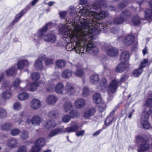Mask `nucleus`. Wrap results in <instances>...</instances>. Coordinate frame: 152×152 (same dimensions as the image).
Here are the masks:
<instances>
[{
    "instance_id": "obj_34",
    "label": "nucleus",
    "mask_w": 152,
    "mask_h": 152,
    "mask_svg": "<svg viewBox=\"0 0 152 152\" xmlns=\"http://www.w3.org/2000/svg\"><path fill=\"white\" fill-rule=\"evenodd\" d=\"M94 102L96 104L99 103L101 101V98L100 94L99 93L95 94L93 96Z\"/></svg>"
},
{
    "instance_id": "obj_5",
    "label": "nucleus",
    "mask_w": 152,
    "mask_h": 152,
    "mask_svg": "<svg viewBox=\"0 0 152 152\" xmlns=\"http://www.w3.org/2000/svg\"><path fill=\"white\" fill-rule=\"evenodd\" d=\"M128 78V75H124L122 76L120 80H118L116 79L113 80L107 87L108 96H110L111 94L115 92L118 87L122 83L125 82ZM112 98V97L110 96V97H109L108 98V100L110 101Z\"/></svg>"
},
{
    "instance_id": "obj_12",
    "label": "nucleus",
    "mask_w": 152,
    "mask_h": 152,
    "mask_svg": "<svg viewBox=\"0 0 152 152\" xmlns=\"http://www.w3.org/2000/svg\"><path fill=\"white\" fill-rule=\"evenodd\" d=\"M107 2L104 0H100L99 1L95 2L91 7L92 9H96L101 7H107Z\"/></svg>"
},
{
    "instance_id": "obj_64",
    "label": "nucleus",
    "mask_w": 152,
    "mask_h": 152,
    "mask_svg": "<svg viewBox=\"0 0 152 152\" xmlns=\"http://www.w3.org/2000/svg\"><path fill=\"white\" fill-rule=\"evenodd\" d=\"M102 131V130H99L97 131L96 132H95L93 134V136H97V135H99Z\"/></svg>"
},
{
    "instance_id": "obj_49",
    "label": "nucleus",
    "mask_w": 152,
    "mask_h": 152,
    "mask_svg": "<svg viewBox=\"0 0 152 152\" xmlns=\"http://www.w3.org/2000/svg\"><path fill=\"white\" fill-rule=\"evenodd\" d=\"M7 115V112L4 109L0 108V118H4Z\"/></svg>"
},
{
    "instance_id": "obj_52",
    "label": "nucleus",
    "mask_w": 152,
    "mask_h": 152,
    "mask_svg": "<svg viewBox=\"0 0 152 152\" xmlns=\"http://www.w3.org/2000/svg\"><path fill=\"white\" fill-rule=\"evenodd\" d=\"M20 132V131L18 129H15L11 131V134L12 136H15L18 134Z\"/></svg>"
},
{
    "instance_id": "obj_33",
    "label": "nucleus",
    "mask_w": 152,
    "mask_h": 152,
    "mask_svg": "<svg viewBox=\"0 0 152 152\" xmlns=\"http://www.w3.org/2000/svg\"><path fill=\"white\" fill-rule=\"evenodd\" d=\"M126 22L121 15L120 17L115 18L113 20V22L115 24L118 25L122 24L124 22Z\"/></svg>"
},
{
    "instance_id": "obj_1",
    "label": "nucleus",
    "mask_w": 152,
    "mask_h": 152,
    "mask_svg": "<svg viewBox=\"0 0 152 152\" xmlns=\"http://www.w3.org/2000/svg\"><path fill=\"white\" fill-rule=\"evenodd\" d=\"M82 22L80 24L76 25L75 29H63L62 32H60L64 35L63 39L64 42L67 43L66 49L69 51L74 50L77 54L87 52L97 54L99 52L98 49L91 40L93 36L99 33L102 25L97 23L93 27L86 28L83 24L84 22Z\"/></svg>"
},
{
    "instance_id": "obj_58",
    "label": "nucleus",
    "mask_w": 152,
    "mask_h": 152,
    "mask_svg": "<svg viewBox=\"0 0 152 152\" xmlns=\"http://www.w3.org/2000/svg\"><path fill=\"white\" fill-rule=\"evenodd\" d=\"M53 63V60L51 59H47L45 61V64L48 65L52 64Z\"/></svg>"
},
{
    "instance_id": "obj_56",
    "label": "nucleus",
    "mask_w": 152,
    "mask_h": 152,
    "mask_svg": "<svg viewBox=\"0 0 152 152\" xmlns=\"http://www.w3.org/2000/svg\"><path fill=\"white\" fill-rule=\"evenodd\" d=\"M20 136L23 139H27L28 137V133L27 131H24Z\"/></svg>"
},
{
    "instance_id": "obj_2",
    "label": "nucleus",
    "mask_w": 152,
    "mask_h": 152,
    "mask_svg": "<svg viewBox=\"0 0 152 152\" xmlns=\"http://www.w3.org/2000/svg\"><path fill=\"white\" fill-rule=\"evenodd\" d=\"M59 14L61 18L65 19L66 22V24H64L59 28L60 32H62L63 29H67L68 30L75 29L76 25L80 24L81 21L84 22L83 24L86 28L93 27L95 25H96L97 23H100V20L107 15V13L104 11H101L99 13L93 11L89 6H83L79 11L80 16L76 17V19H72V20L68 18L70 15L67 11L61 12Z\"/></svg>"
},
{
    "instance_id": "obj_53",
    "label": "nucleus",
    "mask_w": 152,
    "mask_h": 152,
    "mask_svg": "<svg viewBox=\"0 0 152 152\" xmlns=\"http://www.w3.org/2000/svg\"><path fill=\"white\" fill-rule=\"evenodd\" d=\"M74 74L77 76L81 77L83 75V72L81 70L78 69L74 72Z\"/></svg>"
},
{
    "instance_id": "obj_55",
    "label": "nucleus",
    "mask_w": 152,
    "mask_h": 152,
    "mask_svg": "<svg viewBox=\"0 0 152 152\" xmlns=\"http://www.w3.org/2000/svg\"><path fill=\"white\" fill-rule=\"evenodd\" d=\"M89 93V90L88 88L87 87H84L83 90V94L84 96L88 95Z\"/></svg>"
},
{
    "instance_id": "obj_20",
    "label": "nucleus",
    "mask_w": 152,
    "mask_h": 152,
    "mask_svg": "<svg viewBox=\"0 0 152 152\" xmlns=\"http://www.w3.org/2000/svg\"><path fill=\"white\" fill-rule=\"evenodd\" d=\"M106 53L110 57H115L118 54V52L116 48L112 47L108 49Z\"/></svg>"
},
{
    "instance_id": "obj_6",
    "label": "nucleus",
    "mask_w": 152,
    "mask_h": 152,
    "mask_svg": "<svg viewBox=\"0 0 152 152\" xmlns=\"http://www.w3.org/2000/svg\"><path fill=\"white\" fill-rule=\"evenodd\" d=\"M136 140L137 142H140L138 148V152H144L148 150L149 145L147 138L138 136L136 137Z\"/></svg>"
},
{
    "instance_id": "obj_32",
    "label": "nucleus",
    "mask_w": 152,
    "mask_h": 152,
    "mask_svg": "<svg viewBox=\"0 0 152 152\" xmlns=\"http://www.w3.org/2000/svg\"><path fill=\"white\" fill-rule=\"evenodd\" d=\"M72 72L70 70L66 69L62 72L61 76L64 78H67L70 77L72 75Z\"/></svg>"
},
{
    "instance_id": "obj_43",
    "label": "nucleus",
    "mask_w": 152,
    "mask_h": 152,
    "mask_svg": "<svg viewBox=\"0 0 152 152\" xmlns=\"http://www.w3.org/2000/svg\"><path fill=\"white\" fill-rule=\"evenodd\" d=\"M15 71V69L12 67L5 71V72L7 76H11L14 73Z\"/></svg>"
},
{
    "instance_id": "obj_21",
    "label": "nucleus",
    "mask_w": 152,
    "mask_h": 152,
    "mask_svg": "<svg viewBox=\"0 0 152 152\" xmlns=\"http://www.w3.org/2000/svg\"><path fill=\"white\" fill-rule=\"evenodd\" d=\"M145 106H146L147 107L145 110H144L143 113L145 112L150 113L151 112H152V99L149 98L147 99L145 102Z\"/></svg>"
},
{
    "instance_id": "obj_39",
    "label": "nucleus",
    "mask_w": 152,
    "mask_h": 152,
    "mask_svg": "<svg viewBox=\"0 0 152 152\" xmlns=\"http://www.w3.org/2000/svg\"><path fill=\"white\" fill-rule=\"evenodd\" d=\"M100 86L98 88L101 90L106 88L107 86V82L105 78H102L100 83Z\"/></svg>"
},
{
    "instance_id": "obj_63",
    "label": "nucleus",
    "mask_w": 152,
    "mask_h": 152,
    "mask_svg": "<svg viewBox=\"0 0 152 152\" xmlns=\"http://www.w3.org/2000/svg\"><path fill=\"white\" fill-rule=\"evenodd\" d=\"M108 10L110 11H115V7L113 6H110L108 7Z\"/></svg>"
},
{
    "instance_id": "obj_14",
    "label": "nucleus",
    "mask_w": 152,
    "mask_h": 152,
    "mask_svg": "<svg viewBox=\"0 0 152 152\" xmlns=\"http://www.w3.org/2000/svg\"><path fill=\"white\" fill-rule=\"evenodd\" d=\"M129 64L127 62L122 61L119 64L116 68V71L118 72H121L126 70L128 67Z\"/></svg>"
},
{
    "instance_id": "obj_35",
    "label": "nucleus",
    "mask_w": 152,
    "mask_h": 152,
    "mask_svg": "<svg viewBox=\"0 0 152 152\" xmlns=\"http://www.w3.org/2000/svg\"><path fill=\"white\" fill-rule=\"evenodd\" d=\"M29 96V94L23 92L20 93L18 96L19 99L20 100L23 101L27 99Z\"/></svg>"
},
{
    "instance_id": "obj_60",
    "label": "nucleus",
    "mask_w": 152,
    "mask_h": 152,
    "mask_svg": "<svg viewBox=\"0 0 152 152\" xmlns=\"http://www.w3.org/2000/svg\"><path fill=\"white\" fill-rule=\"evenodd\" d=\"M111 31L113 34H116L118 33V31L117 28H113L111 29Z\"/></svg>"
},
{
    "instance_id": "obj_11",
    "label": "nucleus",
    "mask_w": 152,
    "mask_h": 152,
    "mask_svg": "<svg viewBox=\"0 0 152 152\" xmlns=\"http://www.w3.org/2000/svg\"><path fill=\"white\" fill-rule=\"evenodd\" d=\"M64 89L66 93L69 95L73 94L75 91V90L74 85L68 82L66 83Z\"/></svg>"
},
{
    "instance_id": "obj_46",
    "label": "nucleus",
    "mask_w": 152,
    "mask_h": 152,
    "mask_svg": "<svg viewBox=\"0 0 152 152\" xmlns=\"http://www.w3.org/2000/svg\"><path fill=\"white\" fill-rule=\"evenodd\" d=\"M113 119V117L112 116L110 115L106 118L105 121V125L108 126L110 125V124L112 122Z\"/></svg>"
},
{
    "instance_id": "obj_37",
    "label": "nucleus",
    "mask_w": 152,
    "mask_h": 152,
    "mask_svg": "<svg viewBox=\"0 0 152 152\" xmlns=\"http://www.w3.org/2000/svg\"><path fill=\"white\" fill-rule=\"evenodd\" d=\"M65 64V62L63 60H58L56 61L55 63L56 66L59 68H61L64 67Z\"/></svg>"
},
{
    "instance_id": "obj_3",
    "label": "nucleus",
    "mask_w": 152,
    "mask_h": 152,
    "mask_svg": "<svg viewBox=\"0 0 152 152\" xmlns=\"http://www.w3.org/2000/svg\"><path fill=\"white\" fill-rule=\"evenodd\" d=\"M59 78L58 75H54L52 76L50 80H48V82L46 83H45V82L39 83L34 82L31 84L26 85V89H25L24 88H23L22 90L25 91L26 89H28L30 91H34L37 90V88L38 87H42V85H44L46 87L47 91L51 92L54 89V83L57 79H59Z\"/></svg>"
},
{
    "instance_id": "obj_16",
    "label": "nucleus",
    "mask_w": 152,
    "mask_h": 152,
    "mask_svg": "<svg viewBox=\"0 0 152 152\" xmlns=\"http://www.w3.org/2000/svg\"><path fill=\"white\" fill-rule=\"evenodd\" d=\"M95 112L94 108H91L86 110L83 113L84 118L86 119H90L91 117L93 116Z\"/></svg>"
},
{
    "instance_id": "obj_26",
    "label": "nucleus",
    "mask_w": 152,
    "mask_h": 152,
    "mask_svg": "<svg viewBox=\"0 0 152 152\" xmlns=\"http://www.w3.org/2000/svg\"><path fill=\"white\" fill-rule=\"evenodd\" d=\"M75 106L77 108H80L84 107L85 104V101L84 99H77L75 103Z\"/></svg>"
},
{
    "instance_id": "obj_48",
    "label": "nucleus",
    "mask_w": 152,
    "mask_h": 152,
    "mask_svg": "<svg viewBox=\"0 0 152 152\" xmlns=\"http://www.w3.org/2000/svg\"><path fill=\"white\" fill-rule=\"evenodd\" d=\"M71 116L73 118L77 117L80 115L78 111L76 110H72L69 113Z\"/></svg>"
},
{
    "instance_id": "obj_25",
    "label": "nucleus",
    "mask_w": 152,
    "mask_h": 152,
    "mask_svg": "<svg viewBox=\"0 0 152 152\" xmlns=\"http://www.w3.org/2000/svg\"><path fill=\"white\" fill-rule=\"evenodd\" d=\"M46 143V140L45 138L41 137L38 139L35 142L34 144L42 148L44 146Z\"/></svg>"
},
{
    "instance_id": "obj_29",
    "label": "nucleus",
    "mask_w": 152,
    "mask_h": 152,
    "mask_svg": "<svg viewBox=\"0 0 152 152\" xmlns=\"http://www.w3.org/2000/svg\"><path fill=\"white\" fill-rule=\"evenodd\" d=\"M73 107L71 103L70 102H66L64 105V108L65 112L66 113L70 112Z\"/></svg>"
},
{
    "instance_id": "obj_44",
    "label": "nucleus",
    "mask_w": 152,
    "mask_h": 152,
    "mask_svg": "<svg viewBox=\"0 0 152 152\" xmlns=\"http://www.w3.org/2000/svg\"><path fill=\"white\" fill-rule=\"evenodd\" d=\"M21 81L19 78L16 79L12 83V86L14 88H17L19 86Z\"/></svg>"
},
{
    "instance_id": "obj_40",
    "label": "nucleus",
    "mask_w": 152,
    "mask_h": 152,
    "mask_svg": "<svg viewBox=\"0 0 152 152\" xmlns=\"http://www.w3.org/2000/svg\"><path fill=\"white\" fill-rule=\"evenodd\" d=\"M1 127L3 130L8 131L12 127V125L10 123H4L1 125Z\"/></svg>"
},
{
    "instance_id": "obj_18",
    "label": "nucleus",
    "mask_w": 152,
    "mask_h": 152,
    "mask_svg": "<svg viewBox=\"0 0 152 152\" xmlns=\"http://www.w3.org/2000/svg\"><path fill=\"white\" fill-rule=\"evenodd\" d=\"M64 87L63 83L59 82L58 83L55 87V91L58 94L63 93Z\"/></svg>"
},
{
    "instance_id": "obj_57",
    "label": "nucleus",
    "mask_w": 152,
    "mask_h": 152,
    "mask_svg": "<svg viewBox=\"0 0 152 152\" xmlns=\"http://www.w3.org/2000/svg\"><path fill=\"white\" fill-rule=\"evenodd\" d=\"M85 133V131L84 130H81L80 131H77L76 133V134L77 137L80 136H83Z\"/></svg>"
},
{
    "instance_id": "obj_62",
    "label": "nucleus",
    "mask_w": 152,
    "mask_h": 152,
    "mask_svg": "<svg viewBox=\"0 0 152 152\" xmlns=\"http://www.w3.org/2000/svg\"><path fill=\"white\" fill-rule=\"evenodd\" d=\"M19 116L20 117L24 118L25 117H27V116L25 115V113L23 112H21L19 114Z\"/></svg>"
},
{
    "instance_id": "obj_51",
    "label": "nucleus",
    "mask_w": 152,
    "mask_h": 152,
    "mask_svg": "<svg viewBox=\"0 0 152 152\" xmlns=\"http://www.w3.org/2000/svg\"><path fill=\"white\" fill-rule=\"evenodd\" d=\"M71 119L70 115H64L62 118V121L65 123H67Z\"/></svg>"
},
{
    "instance_id": "obj_19",
    "label": "nucleus",
    "mask_w": 152,
    "mask_h": 152,
    "mask_svg": "<svg viewBox=\"0 0 152 152\" xmlns=\"http://www.w3.org/2000/svg\"><path fill=\"white\" fill-rule=\"evenodd\" d=\"M17 140L16 139L12 138L7 140V145L10 148H13L17 147Z\"/></svg>"
},
{
    "instance_id": "obj_27",
    "label": "nucleus",
    "mask_w": 152,
    "mask_h": 152,
    "mask_svg": "<svg viewBox=\"0 0 152 152\" xmlns=\"http://www.w3.org/2000/svg\"><path fill=\"white\" fill-rule=\"evenodd\" d=\"M58 100L57 97L54 95L49 96L47 98L46 101L49 104H55Z\"/></svg>"
},
{
    "instance_id": "obj_10",
    "label": "nucleus",
    "mask_w": 152,
    "mask_h": 152,
    "mask_svg": "<svg viewBox=\"0 0 152 152\" xmlns=\"http://www.w3.org/2000/svg\"><path fill=\"white\" fill-rule=\"evenodd\" d=\"M26 121L27 123L29 124L31 123L33 126H36L40 124L41 122V118L39 116L35 115L33 117L31 120L27 118Z\"/></svg>"
},
{
    "instance_id": "obj_54",
    "label": "nucleus",
    "mask_w": 152,
    "mask_h": 152,
    "mask_svg": "<svg viewBox=\"0 0 152 152\" xmlns=\"http://www.w3.org/2000/svg\"><path fill=\"white\" fill-rule=\"evenodd\" d=\"M26 147L24 146H21L19 147L17 150V152H26Z\"/></svg>"
},
{
    "instance_id": "obj_8",
    "label": "nucleus",
    "mask_w": 152,
    "mask_h": 152,
    "mask_svg": "<svg viewBox=\"0 0 152 152\" xmlns=\"http://www.w3.org/2000/svg\"><path fill=\"white\" fill-rule=\"evenodd\" d=\"M70 126L64 129V132L72 133L76 132L80 128L78 123L75 121H72L70 124Z\"/></svg>"
},
{
    "instance_id": "obj_45",
    "label": "nucleus",
    "mask_w": 152,
    "mask_h": 152,
    "mask_svg": "<svg viewBox=\"0 0 152 152\" xmlns=\"http://www.w3.org/2000/svg\"><path fill=\"white\" fill-rule=\"evenodd\" d=\"M67 11L70 16H72L75 14L76 11V8L73 6H71L70 7L69 9Z\"/></svg>"
},
{
    "instance_id": "obj_22",
    "label": "nucleus",
    "mask_w": 152,
    "mask_h": 152,
    "mask_svg": "<svg viewBox=\"0 0 152 152\" xmlns=\"http://www.w3.org/2000/svg\"><path fill=\"white\" fill-rule=\"evenodd\" d=\"M31 63L26 60H21L19 61L17 63V68L19 69L23 68L25 66H27Z\"/></svg>"
},
{
    "instance_id": "obj_47",
    "label": "nucleus",
    "mask_w": 152,
    "mask_h": 152,
    "mask_svg": "<svg viewBox=\"0 0 152 152\" xmlns=\"http://www.w3.org/2000/svg\"><path fill=\"white\" fill-rule=\"evenodd\" d=\"M40 75L38 73L34 72L31 74V77L33 80H37L39 78Z\"/></svg>"
},
{
    "instance_id": "obj_13",
    "label": "nucleus",
    "mask_w": 152,
    "mask_h": 152,
    "mask_svg": "<svg viewBox=\"0 0 152 152\" xmlns=\"http://www.w3.org/2000/svg\"><path fill=\"white\" fill-rule=\"evenodd\" d=\"M41 102L38 99H33L30 102V106L34 110L39 109L41 106Z\"/></svg>"
},
{
    "instance_id": "obj_24",
    "label": "nucleus",
    "mask_w": 152,
    "mask_h": 152,
    "mask_svg": "<svg viewBox=\"0 0 152 152\" xmlns=\"http://www.w3.org/2000/svg\"><path fill=\"white\" fill-rule=\"evenodd\" d=\"M129 52L127 51H124L122 52L120 57L121 61L127 62L129 58Z\"/></svg>"
},
{
    "instance_id": "obj_59",
    "label": "nucleus",
    "mask_w": 152,
    "mask_h": 152,
    "mask_svg": "<svg viewBox=\"0 0 152 152\" xmlns=\"http://www.w3.org/2000/svg\"><path fill=\"white\" fill-rule=\"evenodd\" d=\"M48 115L50 117H55L56 115V113L54 111H50Z\"/></svg>"
},
{
    "instance_id": "obj_42",
    "label": "nucleus",
    "mask_w": 152,
    "mask_h": 152,
    "mask_svg": "<svg viewBox=\"0 0 152 152\" xmlns=\"http://www.w3.org/2000/svg\"><path fill=\"white\" fill-rule=\"evenodd\" d=\"M143 69L140 67L139 68L135 70L133 72V75L135 77H137L140 76L143 72Z\"/></svg>"
},
{
    "instance_id": "obj_28",
    "label": "nucleus",
    "mask_w": 152,
    "mask_h": 152,
    "mask_svg": "<svg viewBox=\"0 0 152 152\" xmlns=\"http://www.w3.org/2000/svg\"><path fill=\"white\" fill-rule=\"evenodd\" d=\"M121 16L124 19L126 22L130 18L131 15L130 12L128 10H126L122 11L121 14Z\"/></svg>"
},
{
    "instance_id": "obj_23",
    "label": "nucleus",
    "mask_w": 152,
    "mask_h": 152,
    "mask_svg": "<svg viewBox=\"0 0 152 152\" xmlns=\"http://www.w3.org/2000/svg\"><path fill=\"white\" fill-rule=\"evenodd\" d=\"M64 129L62 128H57L51 131L49 134V137H52L60 133H64Z\"/></svg>"
},
{
    "instance_id": "obj_41",
    "label": "nucleus",
    "mask_w": 152,
    "mask_h": 152,
    "mask_svg": "<svg viewBox=\"0 0 152 152\" xmlns=\"http://www.w3.org/2000/svg\"><path fill=\"white\" fill-rule=\"evenodd\" d=\"M140 19L137 15L134 16L132 18V21L133 24L134 25H137L140 23Z\"/></svg>"
},
{
    "instance_id": "obj_50",
    "label": "nucleus",
    "mask_w": 152,
    "mask_h": 152,
    "mask_svg": "<svg viewBox=\"0 0 152 152\" xmlns=\"http://www.w3.org/2000/svg\"><path fill=\"white\" fill-rule=\"evenodd\" d=\"M13 109L15 110H18L21 108V105L19 102L15 103L13 105Z\"/></svg>"
},
{
    "instance_id": "obj_61",
    "label": "nucleus",
    "mask_w": 152,
    "mask_h": 152,
    "mask_svg": "<svg viewBox=\"0 0 152 152\" xmlns=\"http://www.w3.org/2000/svg\"><path fill=\"white\" fill-rule=\"evenodd\" d=\"M87 3V0H80L79 4L80 5H84Z\"/></svg>"
},
{
    "instance_id": "obj_30",
    "label": "nucleus",
    "mask_w": 152,
    "mask_h": 152,
    "mask_svg": "<svg viewBox=\"0 0 152 152\" xmlns=\"http://www.w3.org/2000/svg\"><path fill=\"white\" fill-rule=\"evenodd\" d=\"M56 125V124L53 120H51L47 122L45 124V127L47 129L54 128Z\"/></svg>"
},
{
    "instance_id": "obj_36",
    "label": "nucleus",
    "mask_w": 152,
    "mask_h": 152,
    "mask_svg": "<svg viewBox=\"0 0 152 152\" xmlns=\"http://www.w3.org/2000/svg\"><path fill=\"white\" fill-rule=\"evenodd\" d=\"M152 63L151 61H148L147 59H145L141 61L140 67L143 69V68L147 65H149Z\"/></svg>"
},
{
    "instance_id": "obj_15",
    "label": "nucleus",
    "mask_w": 152,
    "mask_h": 152,
    "mask_svg": "<svg viewBox=\"0 0 152 152\" xmlns=\"http://www.w3.org/2000/svg\"><path fill=\"white\" fill-rule=\"evenodd\" d=\"M149 4L150 8L147 9L145 11L144 19H152V0L149 2Z\"/></svg>"
},
{
    "instance_id": "obj_4",
    "label": "nucleus",
    "mask_w": 152,
    "mask_h": 152,
    "mask_svg": "<svg viewBox=\"0 0 152 152\" xmlns=\"http://www.w3.org/2000/svg\"><path fill=\"white\" fill-rule=\"evenodd\" d=\"M52 26V23L51 22H49L46 23L42 28L39 29L35 35V37H37L38 38L37 39L41 40L43 39L46 42H55L56 40V38L54 34L53 33L45 34L47 29L50 28Z\"/></svg>"
},
{
    "instance_id": "obj_17",
    "label": "nucleus",
    "mask_w": 152,
    "mask_h": 152,
    "mask_svg": "<svg viewBox=\"0 0 152 152\" xmlns=\"http://www.w3.org/2000/svg\"><path fill=\"white\" fill-rule=\"evenodd\" d=\"M45 59V56H40L37 60L35 62L34 65L35 68L37 69H42L43 68L42 61Z\"/></svg>"
},
{
    "instance_id": "obj_7",
    "label": "nucleus",
    "mask_w": 152,
    "mask_h": 152,
    "mask_svg": "<svg viewBox=\"0 0 152 152\" xmlns=\"http://www.w3.org/2000/svg\"><path fill=\"white\" fill-rule=\"evenodd\" d=\"M1 89L4 91L2 93L1 97L4 99H8L11 96L10 92V88L9 82L6 80H4Z\"/></svg>"
},
{
    "instance_id": "obj_38",
    "label": "nucleus",
    "mask_w": 152,
    "mask_h": 152,
    "mask_svg": "<svg viewBox=\"0 0 152 152\" xmlns=\"http://www.w3.org/2000/svg\"><path fill=\"white\" fill-rule=\"evenodd\" d=\"M91 82L93 84H95L98 82L99 80V76L98 75L94 74L91 75L90 77Z\"/></svg>"
},
{
    "instance_id": "obj_9",
    "label": "nucleus",
    "mask_w": 152,
    "mask_h": 152,
    "mask_svg": "<svg viewBox=\"0 0 152 152\" xmlns=\"http://www.w3.org/2000/svg\"><path fill=\"white\" fill-rule=\"evenodd\" d=\"M123 39L122 37H118L119 41H121L124 44L127 46H129L132 45L134 42V38L132 35H129L124 38L122 41V39Z\"/></svg>"
},
{
    "instance_id": "obj_31",
    "label": "nucleus",
    "mask_w": 152,
    "mask_h": 152,
    "mask_svg": "<svg viewBox=\"0 0 152 152\" xmlns=\"http://www.w3.org/2000/svg\"><path fill=\"white\" fill-rule=\"evenodd\" d=\"M27 12V10L26 9H24L22 10L20 13L17 14L15 18L13 20V22L14 23L17 22L18 20Z\"/></svg>"
}]
</instances>
